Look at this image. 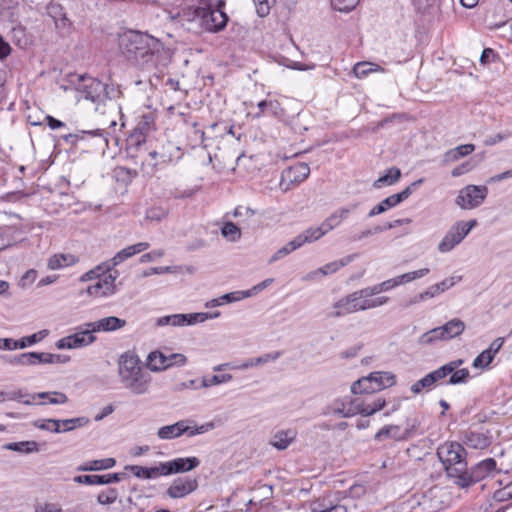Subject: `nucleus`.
<instances>
[{
  "mask_svg": "<svg viewBox=\"0 0 512 512\" xmlns=\"http://www.w3.org/2000/svg\"><path fill=\"white\" fill-rule=\"evenodd\" d=\"M119 47L128 61L143 70L153 71L148 76V82L151 86H156L153 78L159 80L168 64L162 43L148 34L130 30L120 36Z\"/></svg>",
  "mask_w": 512,
  "mask_h": 512,
  "instance_id": "f257e3e1",
  "label": "nucleus"
},
{
  "mask_svg": "<svg viewBox=\"0 0 512 512\" xmlns=\"http://www.w3.org/2000/svg\"><path fill=\"white\" fill-rule=\"evenodd\" d=\"M224 0H190L171 19L195 34L218 33L227 26Z\"/></svg>",
  "mask_w": 512,
  "mask_h": 512,
  "instance_id": "f03ea898",
  "label": "nucleus"
},
{
  "mask_svg": "<svg viewBox=\"0 0 512 512\" xmlns=\"http://www.w3.org/2000/svg\"><path fill=\"white\" fill-rule=\"evenodd\" d=\"M118 375L123 387L134 395L149 391L151 376L143 372L141 360L134 351H126L118 359Z\"/></svg>",
  "mask_w": 512,
  "mask_h": 512,
  "instance_id": "7ed1b4c3",
  "label": "nucleus"
},
{
  "mask_svg": "<svg viewBox=\"0 0 512 512\" xmlns=\"http://www.w3.org/2000/svg\"><path fill=\"white\" fill-rule=\"evenodd\" d=\"M76 89L83 95L84 99L90 100L95 104L96 111H101L102 113L104 112L102 107L106 105V102L120 94V91L113 85L105 84L96 78L84 75L79 76Z\"/></svg>",
  "mask_w": 512,
  "mask_h": 512,
  "instance_id": "20e7f679",
  "label": "nucleus"
},
{
  "mask_svg": "<svg viewBox=\"0 0 512 512\" xmlns=\"http://www.w3.org/2000/svg\"><path fill=\"white\" fill-rule=\"evenodd\" d=\"M437 454L445 466L448 477L453 478L454 481L459 480L467 467L464 447L457 442L446 443L438 448Z\"/></svg>",
  "mask_w": 512,
  "mask_h": 512,
  "instance_id": "39448f33",
  "label": "nucleus"
},
{
  "mask_svg": "<svg viewBox=\"0 0 512 512\" xmlns=\"http://www.w3.org/2000/svg\"><path fill=\"white\" fill-rule=\"evenodd\" d=\"M465 323L459 318H453L444 325L433 328L423 333L418 344L422 346L432 345L437 341H448L461 335L465 330Z\"/></svg>",
  "mask_w": 512,
  "mask_h": 512,
  "instance_id": "423d86ee",
  "label": "nucleus"
},
{
  "mask_svg": "<svg viewBox=\"0 0 512 512\" xmlns=\"http://www.w3.org/2000/svg\"><path fill=\"white\" fill-rule=\"evenodd\" d=\"M97 337L92 331L90 322L74 328V333L59 339L55 346L58 349H80L96 342Z\"/></svg>",
  "mask_w": 512,
  "mask_h": 512,
  "instance_id": "0eeeda50",
  "label": "nucleus"
},
{
  "mask_svg": "<svg viewBox=\"0 0 512 512\" xmlns=\"http://www.w3.org/2000/svg\"><path fill=\"white\" fill-rule=\"evenodd\" d=\"M188 423L189 420H180L174 424L163 426L158 429L157 436L161 440L178 438L183 434L192 437L198 434L206 433L215 427L213 422H207L197 427H191L188 425Z\"/></svg>",
  "mask_w": 512,
  "mask_h": 512,
  "instance_id": "6e6552de",
  "label": "nucleus"
},
{
  "mask_svg": "<svg viewBox=\"0 0 512 512\" xmlns=\"http://www.w3.org/2000/svg\"><path fill=\"white\" fill-rule=\"evenodd\" d=\"M496 461L493 458H487L476 465H474L468 472L467 468L464 473L461 474L459 480H455L454 483L462 488L471 486L476 482H480L486 477L492 476L496 471Z\"/></svg>",
  "mask_w": 512,
  "mask_h": 512,
  "instance_id": "1a4fd4ad",
  "label": "nucleus"
},
{
  "mask_svg": "<svg viewBox=\"0 0 512 512\" xmlns=\"http://www.w3.org/2000/svg\"><path fill=\"white\" fill-rule=\"evenodd\" d=\"M477 225L475 219L470 221H458L453 224L448 232L445 234L443 239L438 244V250L441 253L451 251L456 245L462 242V240L469 234V232Z\"/></svg>",
  "mask_w": 512,
  "mask_h": 512,
  "instance_id": "9d476101",
  "label": "nucleus"
},
{
  "mask_svg": "<svg viewBox=\"0 0 512 512\" xmlns=\"http://www.w3.org/2000/svg\"><path fill=\"white\" fill-rule=\"evenodd\" d=\"M487 194L486 186L468 185L459 191L455 202L462 209H473L483 203Z\"/></svg>",
  "mask_w": 512,
  "mask_h": 512,
  "instance_id": "9b49d317",
  "label": "nucleus"
},
{
  "mask_svg": "<svg viewBox=\"0 0 512 512\" xmlns=\"http://www.w3.org/2000/svg\"><path fill=\"white\" fill-rule=\"evenodd\" d=\"M103 277H99L98 281L88 286L87 293L93 297H108L116 292L115 281L119 276L117 270H110L102 274Z\"/></svg>",
  "mask_w": 512,
  "mask_h": 512,
  "instance_id": "f8f14e48",
  "label": "nucleus"
},
{
  "mask_svg": "<svg viewBox=\"0 0 512 512\" xmlns=\"http://www.w3.org/2000/svg\"><path fill=\"white\" fill-rule=\"evenodd\" d=\"M197 487L198 481L196 478L178 477L168 487L166 494L172 499L183 498L194 492Z\"/></svg>",
  "mask_w": 512,
  "mask_h": 512,
  "instance_id": "ddd939ff",
  "label": "nucleus"
},
{
  "mask_svg": "<svg viewBox=\"0 0 512 512\" xmlns=\"http://www.w3.org/2000/svg\"><path fill=\"white\" fill-rule=\"evenodd\" d=\"M164 474L169 476L172 474H179L189 472L200 465V460L195 457H179L170 461L163 462Z\"/></svg>",
  "mask_w": 512,
  "mask_h": 512,
  "instance_id": "4468645a",
  "label": "nucleus"
},
{
  "mask_svg": "<svg viewBox=\"0 0 512 512\" xmlns=\"http://www.w3.org/2000/svg\"><path fill=\"white\" fill-rule=\"evenodd\" d=\"M125 473H110L104 475H79L73 478L74 482L85 485H106L118 483L125 478Z\"/></svg>",
  "mask_w": 512,
  "mask_h": 512,
  "instance_id": "2eb2a0df",
  "label": "nucleus"
},
{
  "mask_svg": "<svg viewBox=\"0 0 512 512\" xmlns=\"http://www.w3.org/2000/svg\"><path fill=\"white\" fill-rule=\"evenodd\" d=\"M329 412L334 415H340L344 418H350L358 414L357 399H336L328 407Z\"/></svg>",
  "mask_w": 512,
  "mask_h": 512,
  "instance_id": "dca6fc26",
  "label": "nucleus"
},
{
  "mask_svg": "<svg viewBox=\"0 0 512 512\" xmlns=\"http://www.w3.org/2000/svg\"><path fill=\"white\" fill-rule=\"evenodd\" d=\"M462 440L468 448L483 450L490 446L492 436L488 432L467 431Z\"/></svg>",
  "mask_w": 512,
  "mask_h": 512,
  "instance_id": "f3484780",
  "label": "nucleus"
},
{
  "mask_svg": "<svg viewBox=\"0 0 512 512\" xmlns=\"http://www.w3.org/2000/svg\"><path fill=\"white\" fill-rule=\"evenodd\" d=\"M149 246L150 245L148 242H139L134 245L125 247L111 259V264H108L106 266V270H113L115 266L119 265L128 258L147 250Z\"/></svg>",
  "mask_w": 512,
  "mask_h": 512,
  "instance_id": "a211bd4d",
  "label": "nucleus"
},
{
  "mask_svg": "<svg viewBox=\"0 0 512 512\" xmlns=\"http://www.w3.org/2000/svg\"><path fill=\"white\" fill-rule=\"evenodd\" d=\"M310 174V168L306 163H297L282 172V182L299 184L306 180Z\"/></svg>",
  "mask_w": 512,
  "mask_h": 512,
  "instance_id": "6ab92c4d",
  "label": "nucleus"
},
{
  "mask_svg": "<svg viewBox=\"0 0 512 512\" xmlns=\"http://www.w3.org/2000/svg\"><path fill=\"white\" fill-rule=\"evenodd\" d=\"M92 331L97 332H113L123 328L126 325V320L116 316H109L101 318L97 321L90 322Z\"/></svg>",
  "mask_w": 512,
  "mask_h": 512,
  "instance_id": "aec40b11",
  "label": "nucleus"
},
{
  "mask_svg": "<svg viewBox=\"0 0 512 512\" xmlns=\"http://www.w3.org/2000/svg\"><path fill=\"white\" fill-rule=\"evenodd\" d=\"M311 512H347V507L337 503L330 495L324 496L310 504Z\"/></svg>",
  "mask_w": 512,
  "mask_h": 512,
  "instance_id": "412c9836",
  "label": "nucleus"
},
{
  "mask_svg": "<svg viewBox=\"0 0 512 512\" xmlns=\"http://www.w3.org/2000/svg\"><path fill=\"white\" fill-rule=\"evenodd\" d=\"M125 470H129L139 479H155L159 476H165L163 462L154 467H143L139 465H127Z\"/></svg>",
  "mask_w": 512,
  "mask_h": 512,
  "instance_id": "4be33fe9",
  "label": "nucleus"
},
{
  "mask_svg": "<svg viewBox=\"0 0 512 512\" xmlns=\"http://www.w3.org/2000/svg\"><path fill=\"white\" fill-rule=\"evenodd\" d=\"M359 206V203H351L346 207H341L331 213L323 222L325 223V227L329 229V231L333 230L337 226L341 224L342 221L348 218L349 214L355 211Z\"/></svg>",
  "mask_w": 512,
  "mask_h": 512,
  "instance_id": "5701e85b",
  "label": "nucleus"
},
{
  "mask_svg": "<svg viewBox=\"0 0 512 512\" xmlns=\"http://www.w3.org/2000/svg\"><path fill=\"white\" fill-rule=\"evenodd\" d=\"M154 126V116L151 113L142 115L134 129L135 135L132 136V140L135 138L136 144L139 145L144 141L145 136L154 129Z\"/></svg>",
  "mask_w": 512,
  "mask_h": 512,
  "instance_id": "b1692460",
  "label": "nucleus"
},
{
  "mask_svg": "<svg viewBox=\"0 0 512 512\" xmlns=\"http://www.w3.org/2000/svg\"><path fill=\"white\" fill-rule=\"evenodd\" d=\"M328 232H329V229L326 228L325 223L322 222L321 225L318 227H310V228L306 229L303 233L297 235L295 237V240L298 243L299 247H301L305 243H312V242L320 239L322 236H324Z\"/></svg>",
  "mask_w": 512,
  "mask_h": 512,
  "instance_id": "393cba45",
  "label": "nucleus"
},
{
  "mask_svg": "<svg viewBox=\"0 0 512 512\" xmlns=\"http://www.w3.org/2000/svg\"><path fill=\"white\" fill-rule=\"evenodd\" d=\"M157 326L183 327L193 325L192 313L190 314H172L159 317L156 321Z\"/></svg>",
  "mask_w": 512,
  "mask_h": 512,
  "instance_id": "a878e982",
  "label": "nucleus"
},
{
  "mask_svg": "<svg viewBox=\"0 0 512 512\" xmlns=\"http://www.w3.org/2000/svg\"><path fill=\"white\" fill-rule=\"evenodd\" d=\"M370 380L372 381L376 391H380L396 384V376L387 371L371 372Z\"/></svg>",
  "mask_w": 512,
  "mask_h": 512,
  "instance_id": "bb28decb",
  "label": "nucleus"
},
{
  "mask_svg": "<svg viewBox=\"0 0 512 512\" xmlns=\"http://www.w3.org/2000/svg\"><path fill=\"white\" fill-rule=\"evenodd\" d=\"M296 435L293 429L277 431L272 436L270 444L277 450H285L295 440Z\"/></svg>",
  "mask_w": 512,
  "mask_h": 512,
  "instance_id": "cd10ccee",
  "label": "nucleus"
},
{
  "mask_svg": "<svg viewBox=\"0 0 512 512\" xmlns=\"http://www.w3.org/2000/svg\"><path fill=\"white\" fill-rule=\"evenodd\" d=\"M354 302L355 301L351 297V293L341 298L334 304L333 308L335 311L330 313V317L339 318L357 312Z\"/></svg>",
  "mask_w": 512,
  "mask_h": 512,
  "instance_id": "c85d7f7f",
  "label": "nucleus"
},
{
  "mask_svg": "<svg viewBox=\"0 0 512 512\" xmlns=\"http://www.w3.org/2000/svg\"><path fill=\"white\" fill-rule=\"evenodd\" d=\"M147 367L151 371L159 372L171 368V362H168L164 353L153 351L147 357Z\"/></svg>",
  "mask_w": 512,
  "mask_h": 512,
  "instance_id": "c756f323",
  "label": "nucleus"
},
{
  "mask_svg": "<svg viewBox=\"0 0 512 512\" xmlns=\"http://www.w3.org/2000/svg\"><path fill=\"white\" fill-rule=\"evenodd\" d=\"M463 363V359L452 360L428 374L435 385L449 376L455 367H460Z\"/></svg>",
  "mask_w": 512,
  "mask_h": 512,
  "instance_id": "7c9ffc66",
  "label": "nucleus"
},
{
  "mask_svg": "<svg viewBox=\"0 0 512 512\" xmlns=\"http://www.w3.org/2000/svg\"><path fill=\"white\" fill-rule=\"evenodd\" d=\"M116 465L114 458H105L100 460H92L81 464L77 467V471L88 472V471H101L113 468Z\"/></svg>",
  "mask_w": 512,
  "mask_h": 512,
  "instance_id": "2f4dec72",
  "label": "nucleus"
},
{
  "mask_svg": "<svg viewBox=\"0 0 512 512\" xmlns=\"http://www.w3.org/2000/svg\"><path fill=\"white\" fill-rule=\"evenodd\" d=\"M475 150L474 144H464L448 150L444 154L443 161L445 163L456 162L459 159L470 155Z\"/></svg>",
  "mask_w": 512,
  "mask_h": 512,
  "instance_id": "473e14b6",
  "label": "nucleus"
},
{
  "mask_svg": "<svg viewBox=\"0 0 512 512\" xmlns=\"http://www.w3.org/2000/svg\"><path fill=\"white\" fill-rule=\"evenodd\" d=\"M77 261L78 258L73 254H55L49 258L47 266L50 270H57L71 266Z\"/></svg>",
  "mask_w": 512,
  "mask_h": 512,
  "instance_id": "72a5a7b5",
  "label": "nucleus"
},
{
  "mask_svg": "<svg viewBox=\"0 0 512 512\" xmlns=\"http://www.w3.org/2000/svg\"><path fill=\"white\" fill-rule=\"evenodd\" d=\"M393 439L395 441H403L405 440V435H403L402 430L397 425H387L382 427L374 436L376 441H383L385 439Z\"/></svg>",
  "mask_w": 512,
  "mask_h": 512,
  "instance_id": "f704fd0d",
  "label": "nucleus"
},
{
  "mask_svg": "<svg viewBox=\"0 0 512 512\" xmlns=\"http://www.w3.org/2000/svg\"><path fill=\"white\" fill-rule=\"evenodd\" d=\"M385 405H386L385 399L380 398V397L373 399L370 402H361L360 403L357 401V408L359 410L358 414L365 416V417L371 416L374 413H376L377 411H380L381 409H383Z\"/></svg>",
  "mask_w": 512,
  "mask_h": 512,
  "instance_id": "c9c22d12",
  "label": "nucleus"
},
{
  "mask_svg": "<svg viewBox=\"0 0 512 512\" xmlns=\"http://www.w3.org/2000/svg\"><path fill=\"white\" fill-rule=\"evenodd\" d=\"M368 291H369L368 288L365 287L363 289H360V290H357V291H354L351 293V297L355 301L354 305L357 308V312L371 309L370 297H373V296Z\"/></svg>",
  "mask_w": 512,
  "mask_h": 512,
  "instance_id": "e433bc0d",
  "label": "nucleus"
},
{
  "mask_svg": "<svg viewBox=\"0 0 512 512\" xmlns=\"http://www.w3.org/2000/svg\"><path fill=\"white\" fill-rule=\"evenodd\" d=\"M401 177V171L397 167H391L389 168L385 175L379 177L377 180L374 181L373 187L374 188H382L384 185H393L399 181Z\"/></svg>",
  "mask_w": 512,
  "mask_h": 512,
  "instance_id": "4c0bfd02",
  "label": "nucleus"
},
{
  "mask_svg": "<svg viewBox=\"0 0 512 512\" xmlns=\"http://www.w3.org/2000/svg\"><path fill=\"white\" fill-rule=\"evenodd\" d=\"M351 392L353 394H371L377 392L370 380V374L355 381L351 385Z\"/></svg>",
  "mask_w": 512,
  "mask_h": 512,
  "instance_id": "58836bf2",
  "label": "nucleus"
},
{
  "mask_svg": "<svg viewBox=\"0 0 512 512\" xmlns=\"http://www.w3.org/2000/svg\"><path fill=\"white\" fill-rule=\"evenodd\" d=\"M280 352L266 353L256 358H251L242 363L239 368L240 369H248L250 367L266 364L270 361H275L280 357Z\"/></svg>",
  "mask_w": 512,
  "mask_h": 512,
  "instance_id": "ea45409f",
  "label": "nucleus"
},
{
  "mask_svg": "<svg viewBox=\"0 0 512 512\" xmlns=\"http://www.w3.org/2000/svg\"><path fill=\"white\" fill-rule=\"evenodd\" d=\"M6 450L16 451L19 453L38 452V444L35 441H21L7 443L3 446Z\"/></svg>",
  "mask_w": 512,
  "mask_h": 512,
  "instance_id": "a19ab883",
  "label": "nucleus"
},
{
  "mask_svg": "<svg viewBox=\"0 0 512 512\" xmlns=\"http://www.w3.org/2000/svg\"><path fill=\"white\" fill-rule=\"evenodd\" d=\"M59 422L61 427V433H64L72 431L76 428L87 426L90 423V419L85 416H81L71 419L59 420Z\"/></svg>",
  "mask_w": 512,
  "mask_h": 512,
  "instance_id": "79ce46f5",
  "label": "nucleus"
},
{
  "mask_svg": "<svg viewBox=\"0 0 512 512\" xmlns=\"http://www.w3.org/2000/svg\"><path fill=\"white\" fill-rule=\"evenodd\" d=\"M430 272L429 268H421L419 270L404 273L402 275L394 277L396 287L402 284L412 282L416 279L426 276Z\"/></svg>",
  "mask_w": 512,
  "mask_h": 512,
  "instance_id": "37998d69",
  "label": "nucleus"
},
{
  "mask_svg": "<svg viewBox=\"0 0 512 512\" xmlns=\"http://www.w3.org/2000/svg\"><path fill=\"white\" fill-rule=\"evenodd\" d=\"M470 379V371L467 368L459 369L455 367L450 374L449 380L446 382L449 385L465 384Z\"/></svg>",
  "mask_w": 512,
  "mask_h": 512,
  "instance_id": "c03bdc74",
  "label": "nucleus"
},
{
  "mask_svg": "<svg viewBox=\"0 0 512 512\" xmlns=\"http://www.w3.org/2000/svg\"><path fill=\"white\" fill-rule=\"evenodd\" d=\"M351 260H352V257L348 256L344 259H340V260H336V261L327 263L326 265L318 268V272H320L322 276L333 274V273L337 272L340 268L347 265Z\"/></svg>",
  "mask_w": 512,
  "mask_h": 512,
  "instance_id": "a18cd8bd",
  "label": "nucleus"
},
{
  "mask_svg": "<svg viewBox=\"0 0 512 512\" xmlns=\"http://www.w3.org/2000/svg\"><path fill=\"white\" fill-rule=\"evenodd\" d=\"M48 334V330L44 329L32 335L22 337L21 339L18 340V347L19 349H24L26 347L32 346L37 342L42 341Z\"/></svg>",
  "mask_w": 512,
  "mask_h": 512,
  "instance_id": "49530a36",
  "label": "nucleus"
},
{
  "mask_svg": "<svg viewBox=\"0 0 512 512\" xmlns=\"http://www.w3.org/2000/svg\"><path fill=\"white\" fill-rule=\"evenodd\" d=\"M423 182V179H418L412 182L409 186H407L404 190L397 194H393V199H391L389 204H400L402 201L406 200L413 191L419 187Z\"/></svg>",
  "mask_w": 512,
  "mask_h": 512,
  "instance_id": "de8ad7c7",
  "label": "nucleus"
},
{
  "mask_svg": "<svg viewBox=\"0 0 512 512\" xmlns=\"http://www.w3.org/2000/svg\"><path fill=\"white\" fill-rule=\"evenodd\" d=\"M298 248L300 247L294 238L291 241H289L286 245L278 249L270 258L269 263H273L284 258L285 256L289 255L291 252L295 251Z\"/></svg>",
  "mask_w": 512,
  "mask_h": 512,
  "instance_id": "09e8293b",
  "label": "nucleus"
},
{
  "mask_svg": "<svg viewBox=\"0 0 512 512\" xmlns=\"http://www.w3.org/2000/svg\"><path fill=\"white\" fill-rule=\"evenodd\" d=\"M35 399L36 396L25 393L22 390L5 392V400H17L25 405H32Z\"/></svg>",
  "mask_w": 512,
  "mask_h": 512,
  "instance_id": "8fccbe9b",
  "label": "nucleus"
},
{
  "mask_svg": "<svg viewBox=\"0 0 512 512\" xmlns=\"http://www.w3.org/2000/svg\"><path fill=\"white\" fill-rule=\"evenodd\" d=\"M103 136V130H100V129H95V130H82L80 131L79 133H76V134H72V133H69L67 135H64L63 136V139L68 142V143H71V144H76V142L79 140V139H84L85 136Z\"/></svg>",
  "mask_w": 512,
  "mask_h": 512,
  "instance_id": "3c124183",
  "label": "nucleus"
},
{
  "mask_svg": "<svg viewBox=\"0 0 512 512\" xmlns=\"http://www.w3.org/2000/svg\"><path fill=\"white\" fill-rule=\"evenodd\" d=\"M259 112L256 114L257 117L264 115L266 112L271 113L272 115H278V110L280 109V104L278 101L272 100H262L258 103Z\"/></svg>",
  "mask_w": 512,
  "mask_h": 512,
  "instance_id": "603ef678",
  "label": "nucleus"
},
{
  "mask_svg": "<svg viewBox=\"0 0 512 512\" xmlns=\"http://www.w3.org/2000/svg\"><path fill=\"white\" fill-rule=\"evenodd\" d=\"M221 233L223 237L232 242L239 240L241 237V230L232 222L224 223Z\"/></svg>",
  "mask_w": 512,
  "mask_h": 512,
  "instance_id": "864d4df0",
  "label": "nucleus"
},
{
  "mask_svg": "<svg viewBox=\"0 0 512 512\" xmlns=\"http://www.w3.org/2000/svg\"><path fill=\"white\" fill-rule=\"evenodd\" d=\"M118 495V490L116 488H108L98 494L97 502L100 505H111L117 500Z\"/></svg>",
  "mask_w": 512,
  "mask_h": 512,
  "instance_id": "5fc2aeb1",
  "label": "nucleus"
},
{
  "mask_svg": "<svg viewBox=\"0 0 512 512\" xmlns=\"http://www.w3.org/2000/svg\"><path fill=\"white\" fill-rule=\"evenodd\" d=\"M168 215V212L165 208L161 206H153L147 209L145 218L149 221L160 222L165 219Z\"/></svg>",
  "mask_w": 512,
  "mask_h": 512,
  "instance_id": "6e6d98bb",
  "label": "nucleus"
},
{
  "mask_svg": "<svg viewBox=\"0 0 512 512\" xmlns=\"http://www.w3.org/2000/svg\"><path fill=\"white\" fill-rule=\"evenodd\" d=\"M34 426L41 430L61 433L60 422L58 419L37 420L34 422Z\"/></svg>",
  "mask_w": 512,
  "mask_h": 512,
  "instance_id": "4d7b16f0",
  "label": "nucleus"
},
{
  "mask_svg": "<svg viewBox=\"0 0 512 512\" xmlns=\"http://www.w3.org/2000/svg\"><path fill=\"white\" fill-rule=\"evenodd\" d=\"M8 362L13 366H34L32 352H25L9 358Z\"/></svg>",
  "mask_w": 512,
  "mask_h": 512,
  "instance_id": "13d9d810",
  "label": "nucleus"
},
{
  "mask_svg": "<svg viewBox=\"0 0 512 512\" xmlns=\"http://www.w3.org/2000/svg\"><path fill=\"white\" fill-rule=\"evenodd\" d=\"M393 195L385 198L384 200H382L379 204H377L376 206H374L369 212H368V217L371 218V217H374L376 215H379L381 213H384L385 211H387L388 209L390 208H393V207H396L398 204H389L391 199H393Z\"/></svg>",
  "mask_w": 512,
  "mask_h": 512,
  "instance_id": "bf43d9fd",
  "label": "nucleus"
},
{
  "mask_svg": "<svg viewBox=\"0 0 512 512\" xmlns=\"http://www.w3.org/2000/svg\"><path fill=\"white\" fill-rule=\"evenodd\" d=\"M432 387H434V383L429 374H426L423 378L412 384L410 390L413 394H419L422 390H430Z\"/></svg>",
  "mask_w": 512,
  "mask_h": 512,
  "instance_id": "052dcab7",
  "label": "nucleus"
},
{
  "mask_svg": "<svg viewBox=\"0 0 512 512\" xmlns=\"http://www.w3.org/2000/svg\"><path fill=\"white\" fill-rule=\"evenodd\" d=\"M233 376L231 374L213 375L210 378L204 377L202 379V387L208 388L214 385L222 384L231 381Z\"/></svg>",
  "mask_w": 512,
  "mask_h": 512,
  "instance_id": "680f3d73",
  "label": "nucleus"
},
{
  "mask_svg": "<svg viewBox=\"0 0 512 512\" xmlns=\"http://www.w3.org/2000/svg\"><path fill=\"white\" fill-rule=\"evenodd\" d=\"M396 287V284H395V281H394V278L392 279H388L386 281H383L381 283H378L376 285H373V286H369L367 287L368 288V292H370V294L372 296L374 295H377L381 292H386V291H389L393 288Z\"/></svg>",
  "mask_w": 512,
  "mask_h": 512,
  "instance_id": "e2e57ef3",
  "label": "nucleus"
},
{
  "mask_svg": "<svg viewBox=\"0 0 512 512\" xmlns=\"http://www.w3.org/2000/svg\"><path fill=\"white\" fill-rule=\"evenodd\" d=\"M358 3L359 0H331L332 7L340 12H350Z\"/></svg>",
  "mask_w": 512,
  "mask_h": 512,
  "instance_id": "0e129e2a",
  "label": "nucleus"
},
{
  "mask_svg": "<svg viewBox=\"0 0 512 512\" xmlns=\"http://www.w3.org/2000/svg\"><path fill=\"white\" fill-rule=\"evenodd\" d=\"M493 359L494 357L490 354V352L484 350L473 360L472 366L477 369H483L486 368L493 361Z\"/></svg>",
  "mask_w": 512,
  "mask_h": 512,
  "instance_id": "69168bd1",
  "label": "nucleus"
},
{
  "mask_svg": "<svg viewBox=\"0 0 512 512\" xmlns=\"http://www.w3.org/2000/svg\"><path fill=\"white\" fill-rule=\"evenodd\" d=\"M374 66L375 65L373 63L359 62L355 64L353 72L357 78H363L367 76L370 72L376 70Z\"/></svg>",
  "mask_w": 512,
  "mask_h": 512,
  "instance_id": "338daca9",
  "label": "nucleus"
},
{
  "mask_svg": "<svg viewBox=\"0 0 512 512\" xmlns=\"http://www.w3.org/2000/svg\"><path fill=\"white\" fill-rule=\"evenodd\" d=\"M248 297H249V293L246 292V290H244V291H234V292L226 293V294L222 295L220 298H221L222 304H225V303L237 302V301L243 300Z\"/></svg>",
  "mask_w": 512,
  "mask_h": 512,
  "instance_id": "774afa93",
  "label": "nucleus"
}]
</instances>
